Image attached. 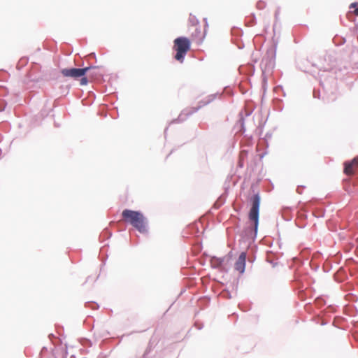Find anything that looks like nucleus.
Masks as SVG:
<instances>
[{
  "mask_svg": "<svg viewBox=\"0 0 358 358\" xmlns=\"http://www.w3.org/2000/svg\"><path fill=\"white\" fill-rule=\"evenodd\" d=\"M122 216L125 222L131 224L140 233L147 232L146 219L141 212L126 209L122 211Z\"/></svg>",
  "mask_w": 358,
  "mask_h": 358,
  "instance_id": "1",
  "label": "nucleus"
},
{
  "mask_svg": "<svg viewBox=\"0 0 358 358\" xmlns=\"http://www.w3.org/2000/svg\"><path fill=\"white\" fill-rule=\"evenodd\" d=\"M96 70L97 67L96 66H89L83 69H63L61 73L64 77H70L73 79L80 78V84L81 85H86L89 81L88 78L85 76L86 73H90V76L96 75Z\"/></svg>",
  "mask_w": 358,
  "mask_h": 358,
  "instance_id": "2",
  "label": "nucleus"
},
{
  "mask_svg": "<svg viewBox=\"0 0 358 358\" xmlns=\"http://www.w3.org/2000/svg\"><path fill=\"white\" fill-rule=\"evenodd\" d=\"M173 43V48L176 51L175 59L182 62L185 55L190 50L191 42L186 37H178Z\"/></svg>",
  "mask_w": 358,
  "mask_h": 358,
  "instance_id": "3",
  "label": "nucleus"
},
{
  "mask_svg": "<svg viewBox=\"0 0 358 358\" xmlns=\"http://www.w3.org/2000/svg\"><path fill=\"white\" fill-rule=\"evenodd\" d=\"M252 207L249 213V219L254 223L255 232L257 233L259 224V212L260 205V198L258 195H255L252 199Z\"/></svg>",
  "mask_w": 358,
  "mask_h": 358,
  "instance_id": "4",
  "label": "nucleus"
},
{
  "mask_svg": "<svg viewBox=\"0 0 358 358\" xmlns=\"http://www.w3.org/2000/svg\"><path fill=\"white\" fill-rule=\"evenodd\" d=\"M358 171V156L352 160L345 161L343 163V173L348 176H352Z\"/></svg>",
  "mask_w": 358,
  "mask_h": 358,
  "instance_id": "5",
  "label": "nucleus"
},
{
  "mask_svg": "<svg viewBox=\"0 0 358 358\" xmlns=\"http://www.w3.org/2000/svg\"><path fill=\"white\" fill-rule=\"evenodd\" d=\"M245 261L246 253L243 252L240 254L237 261L235 263V269L241 273H243L245 271Z\"/></svg>",
  "mask_w": 358,
  "mask_h": 358,
  "instance_id": "6",
  "label": "nucleus"
},
{
  "mask_svg": "<svg viewBox=\"0 0 358 358\" xmlns=\"http://www.w3.org/2000/svg\"><path fill=\"white\" fill-rule=\"evenodd\" d=\"M204 35L201 33V30L196 28L195 34H192V38L196 40L199 43H201L203 39Z\"/></svg>",
  "mask_w": 358,
  "mask_h": 358,
  "instance_id": "7",
  "label": "nucleus"
},
{
  "mask_svg": "<svg viewBox=\"0 0 358 358\" xmlns=\"http://www.w3.org/2000/svg\"><path fill=\"white\" fill-rule=\"evenodd\" d=\"M257 7L259 9H263L265 7V2L263 1H259L257 3Z\"/></svg>",
  "mask_w": 358,
  "mask_h": 358,
  "instance_id": "8",
  "label": "nucleus"
},
{
  "mask_svg": "<svg viewBox=\"0 0 358 358\" xmlns=\"http://www.w3.org/2000/svg\"><path fill=\"white\" fill-rule=\"evenodd\" d=\"M358 6V3L357 2H354V3H352L350 6V8H357V6Z\"/></svg>",
  "mask_w": 358,
  "mask_h": 358,
  "instance_id": "9",
  "label": "nucleus"
},
{
  "mask_svg": "<svg viewBox=\"0 0 358 358\" xmlns=\"http://www.w3.org/2000/svg\"><path fill=\"white\" fill-rule=\"evenodd\" d=\"M354 14L355 15H357L358 16V8H357L356 9H355V10L353 11Z\"/></svg>",
  "mask_w": 358,
  "mask_h": 358,
  "instance_id": "10",
  "label": "nucleus"
}]
</instances>
